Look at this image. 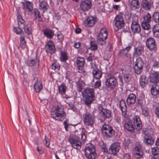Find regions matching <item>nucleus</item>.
<instances>
[{"mask_svg":"<svg viewBox=\"0 0 159 159\" xmlns=\"http://www.w3.org/2000/svg\"><path fill=\"white\" fill-rule=\"evenodd\" d=\"M51 116L56 120L63 121L66 118V114L63 108L57 106L54 111H51Z\"/></svg>","mask_w":159,"mask_h":159,"instance_id":"1","label":"nucleus"},{"mask_svg":"<svg viewBox=\"0 0 159 159\" xmlns=\"http://www.w3.org/2000/svg\"><path fill=\"white\" fill-rule=\"evenodd\" d=\"M82 94L84 98L85 104L89 107L95 98L93 89L88 88L84 90Z\"/></svg>","mask_w":159,"mask_h":159,"instance_id":"2","label":"nucleus"},{"mask_svg":"<svg viewBox=\"0 0 159 159\" xmlns=\"http://www.w3.org/2000/svg\"><path fill=\"white\" fill-rule=\"evenodd\" d=\"M84 151L86 157L88 159H95L97 156L94 146L91 143L86 145Z\"/></svg>","mask_w":159,"mask_h":159,"instance_id":"3","label":"nucleus"},{"mask_svg":"<svg viewBox=\"0 0 159 159\" xmlns=\"http://www.w3.org/2000/svg\"><path fill=\"white\" fill-rule=\"evenodd\" d=\"M102 135L106 138H110L113 137L115 134V131L112 127L107 124H104L101 128Z\"/></svg>","mask_w":159,"mask_h":159,"instance_id":"4","label":"nucleus"},{"mask_svg":"<svg viewBox=\"0 0 159 159\" xmlns=\"http://www.w3.org/2000/svg\"><path fill=\"white\" fill-rule=\"evenodd\" d=\"M68 141L70 143L72 147L76 149H80L81 147L82 143L80 141L79 136L75 134L70 136L68 138Z\"/></svg>","mask_w":159,"mask_h":159,"instance_id":"5","label":"nucleus"},{"mask_svg":"<svg viewBox=\"0 0 159 159\" xmlns=\"http://www.w3.org/2000/svg\"><path fill=\"white\" fill-rule=\"evenodd\" d=\"M118 84L117 79L114 76L110 75L107 77L105 81V85L106 87L110 89H112Z\"/></svg>","mask_w":159,"mask_h":159,"instance_id":"6","label":"nucleus"},{"mask_svg":"<svg viewBox=\"0 0 159 159\" xmlns=\"http://www.w3.org/2000/svg\"><path fill=\"white\" fill-rule=\"evenodd\" d=\"M107 32L105 28H102L97 37V42L100 45H103L106 43L105 40L107 38Z\"/></svg>","mask_w":159,"mask_h":159,"instance_id":"7","label":"nucleus"},{"mask_svg":"<svg viewBox=\"0 0 159 159\" xmlns=\"http://www.w3.org/2000/svg\"><path fill=\"white\" fill-rule=\"evenodd\" d=\"M98 112L104 119H110L111 117V111L107 109L103 108L101 106L98 107Z\"/></svg>","mask_w":159,"mask_h":159,"instance_id":"8","label":"nucleus"},{"mask_svg":"<svg viewBox=\"0 0 159 159\" xmlns=\"http://www.w3.org/2000/svg\"><path fill=\"white\" fill-rule=\"evenodd\" d=\"M120 143L116 142L112 143L109 148L110 153L113 155H116L120 148Z\"/></svg>","mask_w":159,"mask_h":159,"instance_id":"9","label":"nucleus"},{"mask_svg":"<svg viewBox=\"0 0 159 159\" xmlns=\"http://www.w3.org/2000/svg\"><path fill=\"white\" fill-rule=\"evenodd\" d=\"M84 123L86 126H90L92 127L93 123V117L89 113H86L84 116Z\"/></svg>","mask_w":159,"mask_h":159,"instance_id":"10","label":"nucleus"},{"mask_svg":"<svg viewBox=\"0 0 159 159\" xmlns=\"http://www.w3.org/2000/svg\"><path fill=\"white\" fill-rule=\"evenodd\" d=\"M115 20V24L118 29H121L124 26L125 23L122 16H117L116 17Z\"/></svg>","mask_w":159,"mask_h":159,"instance_id":"11","label":"nucleus"},{"mask_svg":"<svg viewBox=\"0 0 159 159\" xmlns=\"http://www.w3.org/2000/svg\"><path fill=\"white\" fill-rule=\"evenodd\" d=\"M159 72H152L150 73V82L153 84L159 83Z\"/></svg>","mask_w":159,"mask_h":159,"instance_id":"12","label":"nucleus"},{"mask_svg":"<svg viewBox=\"0 0 159 159\" xmlns=\"http://www.w3.org/2000/svg\"><path fill=\"white\" fill-rule=\"evenodd\" d=\"M46 51L47 53L52 54L55 51V47L53 42L51 40L49 41L45 45Z\"/></svg>","mask_w":159,"mask_h":159,"instance_id":"13","label":"nucleus"},{"mask_svg":"<svg viewBox=\"0 0 159 159\" xmlns=\"http://www.w3.org/2000/svg\"><path fill=\"white\" fill-rule=\"evenodd\" d=\"M155 41L152 38H149L146 41V45L150 50H153L155 48L156 45Z\"/></svg>","mask_w":159,"mask_h":159,"instance_id":"14","label":"nucleus"},{"mask_svg":"<svg viewBox=\"0 0 159 159\" xmlns=\"http://www.w3.org/2000/svg\"><path fill=\"white\" fill-rule=\"evenodd\" d=\"M96 21V18L93 16H89L84 22V25L87 27H92L94 25Z\"/></svg>","mask_w":159,"mask_h":159,"instance_id":"15","label":"nucleus"},{"mask_svg":"<svg viewBox=\"0 0 159 159\" xmlns=\"http://www.w3.org/2000/svg\"><path fill=\"white\" fill-rule=\"evenodd\" d=\"M152 65V72H159V62L156 61L154 57H152L151 60Z\"/></svg>","mask_w":159,"mask_h":159,"instance_id":"16","label":"nucleus"},{"mask_svg":"<svg viewBox=\"0 0 159 159\" xmlns=\"http://www.w3.org/2000/svg\"><path fill=\"white\" fill-rule=\"evenodd\" d=\"M91 7V2L88 0L83 1L80 5L81 9L84 11L88 10Z\"/></svg>","mask_w":159,"mask_h":159,"instance_id":"17","label":"nucleus"},{"mask_svg":"<svg viewBox=\"0 0 159 159\" xmlns=\"http://www.w3.org/2000/svg\"><path fill=\"white\" fill-rule=\"evenodd\" d=\"M131 29L134 33H139L141 31L139 25L135 21H133L131 25Z\"/></svg>","mask_w":159,"mask_h":159,"instance_id":"18","label":"nucleus"},{"mask_svg":"<svg viewBox=\"0 0 159 159\" xmlns=\"http://www.w3.org/2000/svg\"><path fill=\"white\" fill-rule=\"evenodd\" d=\"M26 64L29 66H35L38 68L39 66V60L37 58L35 59H28Z\"/></svg>","mask_w":159,"mask_h":159,"instance_id":"19","label":"nucleus"},{"mask_svg":"<svg viewBox=\"0 0 159 159\" xmlns=\"http://www.w3.org/2000/svg\"><path fill=\"white\" fill-rule=\"evenodd\" d=\"M124 127L128 131L132 133L133 132L134 130V127L131 120H129L125 122Z\"/></svg>","mask_w":159,"mask_h":159,"instance_id":"20","label":"nucleus"},{"mask_svg":"<svg viewBox=\"0 0 159 159\" xmlns=\"http://www.w3.org/2000/svg\"><path fill=\"white\" fill-rule=\"evenodd\" d=\"M141 4L143 8L145 10H150L151 8V3L147 0H143Z\"/></svg>","mask_w":159,"mask_h":159,"instance_id":"21","label":"nucleus"},{"mask_svg":"<svg viewBox=\"0 0 159 159\" xmlns=\"http://www.w3.org/2000/svg\"><path fill=\"white\" fill-rule=\"evenodd\" d=\"M45 36L50 39H52L54 35V31L49 29H46L43 31Z\"/></svg>","mask_w":159,"mask_h":159,"instance_id":"22","label":"nucleus"},{"mask_svg":"<svg viewBox=\"0 0 159 159\" xmlns=\"http://www.w3.org/2000/svg\"><path fill=\"white\" fill-rule=\"evenodd\" d=\"M92 74L93 77L97 79H100L102 75V71L97 68L93 69L92 71Z\"/></svg>","mask_w":159,"mask_h":159,"instance_id":"23","label":"nucleus"},{"mask_svg":"<svg viewBox=\"0 0 159 159\" xmlns=\"http://www.w3.org/2000/svg\"><path fill=\"white\" fill-rule=\"evenodd\" d=\"M144 142L148 145H151L154 143V140L151 135L148 134L146 135L144 137Z\"/></svg>","mask_w":159,"mask_h":159,"instance_id":"24","label":"nucleus"},{"mask_svg":"<svg viewBox=\"0 0 159 159\" xmlns=\"http://www.w3.org/2000/svg\"><path fill=\"white\" fill-rule=\"evenodd\" d=\"M136 96L133 93L130 94L126 99V102L128 105L134 103L136 101Z\"/></svg>","mask_w":159,"mask_h":159,"instance_id":"25","label":"nucleus"},{"mask_svg":"<svg viewBox=\"0 0 159 159\" xmlns=\"http://www.w3.org/2000/svg\"><path fill=\"white\" fill-rule=\"evenodd\" d=\"M152 85L151 94L153 95H156L159 93V86L157 84H153Z\"/></svg>","mask_w":159,"mask_h":159,"instance_id":"26","label":"nucleus"},{"mask_svg":"<svg viewBox=\"0 0 159 159\" xmlns=\"http://www.w3.org/2000/svg\"><path fill=\"white\" fill-rule=\"evenodd\" d=\"M23 7V9L28 10V11H31L33 9V4L32 2L29 1H25V3L22 2Z\"/></svg>","mask_w":159,"mask_h":159,"instance_id":"27","label":"nucleus"},{"mask_svg":"<svg viewBox=\"0 0 159 159\" xmlns=\"http://www.w3.org/2000/svg\"><path fill=\"white\" fill-rule=\"evenodd\" d=\"M84 59L83 58H77L76 61V63L79 70H82V69L84 65Z\"/></svg>","mask_w":159,"mask_h":159,"instance_id":"28","label":"nucleus"},{"mask_svg":"<svg viewBox=\"0 0 159 159\" xmlns=\"http://www.w3.org/2000/svg\"><path fill=\"white\" fill-rule=\"evenodd\" d=\"M42 83L39 81H38L34 84V88L36 92H40L43 89Z\"/></svg>","mask_w":159,"mask_h":159,"instance_id":"29","label":"nucleus"},{"mask_svg":"<svg viewBox=\"0 0 159 159\" xmlns=\"http://www.w3.org/2000/svg\"><path fill=\"white\" fill-rule=\"evenodd\" d=\"M143 51V48L141 46H139L135 48L134 56L138 57L141 55Z\"/></svg>","mask_w":159,"mask_h":159,"instance_id":"30","label":"nucleus"},{"mask_svg":"<svg viewBox=\"0 0 159 159\" xmlns=\"http://www.w3.org/2000/svg\"><path fill=\"white\" fill-rule=\"evenodd\" d=\"M120 109L121 110L123 114L124 113V114H126V112L127 111V107L125 101L124 100H121L119 104Z\"/></svg>","mask_w":159,"mask_h":159,"instance_id":"31","label":"nucleus"},{"mask_svg":"<svg viewBox=\"0 0 159 159\" xmlns=\"http://www.w3.org/2000/svg\"><path fill=\"white\" fill-rule=\"evenodd\" d=\"M132 45L126 47L125 49H123L121 51V54H122L123 56H126V57L128 58H130V55L129 54L128 52L131 49Z\"/></svg>","mask_w":159,"mask_h":159,"instance_id":"32","label":"nucleus"},{"mask_svg":"<svg viewBox=\"0 0 159 159\" xmlns=\"http://www.w3.org/2000/svg\"><path fill=\"white\" fill-rule=\"evenodd\" d=\"M25 37L24 33L20 34V47L22 49L25 48L26 47V42L25 40Z\"/></svg>","mask_w":159,"mask_h":159,"instance_id":"33","label":"nucleus"},{"mask_svg":"<svg viewBox=\"0 0 159 159\" xmlns=\"http://www.w3.org/2000/svg\"><path fill=\"white\" fill-rule=\"evenodd\" d=\"M49 7L48 5L47 2L43 1L39 4V9L42 10L43 12L47 10Z\"/></svg>","mask_w":159,"mask_h":159,"instance_id":"34","label":"nucleus"},{"mask_svg":"<svg viewBox=\"0 0 159 159\" xmlns=\"http://www.w3.org/2000/svg\"><path fill=\"white\" fill-rule=\"evenodd\" d=\"M140 84L141 87L144 88L147 84V81L146 80V77L145 75L141 76L140 80Z\"/></svg>","mask_w":159,"mask_h":159,"instance_id":"35","label":"nucleus"},{"mask_svg":"<svg viewBox=\"0 0 159 159\" xmlns=\"http://www.w3.org/2000/svg\"><path fill=\"white\" fill-rule=\"evenodd\" d=\"M33 13L34 17L36 19H38L39 21H43V19L40 16V12L38 9L35 8L34 9Z\"/></svg>","mask_w":159,"mask_h":159,"instance_id":"36","label":"nucleus"},{"mask_svg":"<svg viewBox=\"0 0 159 159\" xmlns=\"http://www.w3.org/2000/svg\"><path fill=\"white\" fill-rule=\"evenodd\" d=\"M154 35L156 37H159V24L156 25L152 28Z\"/></svg>","mask_w":159,"mask_h":159,"instance_id":"37","label":"nucleus"},{"mask_svg":"<svg viewBox=\"0 0 159 159\" xmlns=\"http://www.w3.org/2000/svg\"><path fill=\"white\" fill-rule=\"evenodd\" d=\"M25 33L28 35L32 34V28L30 25H26L24 27Z\"/></svg>","mask_w":159,"mask_h":159,"instance_id":"38","label":"nucleus"},{"mask_svg":"<svg viewBox=\"0 0 159 159\" xmlns=\"http://www.w3.org/2000/svg\"><path fill=\"white\" fill-rule=\"evenodd\" d=\"M60 59L61 61L65 62L68 59V57L66 52L65 51L61 52Z\"/></svg>","mask_w":159,"mask_h":159,"instance_id":"39","label":"nucleus"},{"mask_svg":"<svg viewBox=\"0 0 159 159\" xmlns=\"http://www.w3.org/2000/svg\"><path fill=\"white\" fill-rule=\"evenodd\" d=\"M123 77L125 82L126 83L129 82L131 80V75L129 73H124Z\"/></svg>","mask_w":159,"mask_h":159,"instance_id":"40","label":"nucleus"},{"mask_svg":"<svg viewBox=\"0 0 159 159\" xmlns=\"http://www.w3.org/2000/svg\"><path fill=\"white\" fill-rule=\"evenodd\" d=\"M152 18L154 22L159 23V12H154L152 15Z\"/></svg>","mask_w":159,"mask_h":159,"instance_id":"41","label":"nucleus"},{"mask_svg":"<svg viewBox=\"0 0 159 159\" xmlns=\"http://www.w3.org/2000/svg\"><path fill=\"white\" fill-rule=\"evenodd\" d=\"M134 65L143 68L144 66V62L142 58L140 57L136 59Z\"/></svg>","mask_w":159,"mask_h":159,"instance_id":"42","label":"nucleus"},{"mask_svg":"<svg viewBox=\"0 0 159 159\" xmlns=\"http://www.w3.org/2000/svg\"><path fill=\"white\" fill-rule=\"evenodd\" d=\"M90 46L89 48V49L94 51L97 49L98 45L96 42L91 41L90 42Z\"/></svg>","mask_w":159,"mask_h":159,"instance_id":"43","label":"nucleus"},{"mask_svg":"<svg viewBox=\"0 0 159 159\" xmlns=\"http://www.w3.org/2000/svg\"><path fill=\"white\" fill-rule=\"evenodd\" d=\"M59 93L61 94H64L66 92V87L64 84H61L58 87Z\"/></svg>","mask_w":159,"mask_h":159,"instance_id":"44","label":"nucleus"},{"mask_svg":"<svg viewBox=\"0 0 159 159\" xmlns=\"http://www.w3.org/2000/svg\"><path fill=\"white\" fill-rule=\"evenodd\" d=\"M133 154L135 158L137 159H139L143 157V152H133Z\"/></svg>","mask_w":159,"mask_h":159,"instance_id":"45","label":"nucleus"},{"mask_svg":"<svg viewBox=\"0 0 159 159\" xmlns=\"http://www.w3.org/2000/svg\"><path fill=\"white\" fill-rule=\"evenodd\" d=\"M142 28L145 30H149L151 29L149 23L143 21L141 24Z\"/></svg>","mask_w":159,"mask_h":159,"instance_id":"46","label":"nucleus"},{"mask_svg":"<svg viewBox=\"0 0 159 159\" xmlns=\"http://www.w3.org/2000/svg\"><path fill=\"white\" fill-rule=\"evenodd\" d=\"M153 156L159 157V148L157 147H154L152 149Z\"/></svg>","mask_w":159,"mask_h":159,"instance_id":"47","label":"nucleus"},{"mask_svg":"<svg viewBox=\"0 0 159 159\" xmlns=\"http://www.w3.org/2000/svg\"><path fill=\"white\" fill-rule=\"evenodd\" d=\"M134 69L135 73L138 75L140 74L142 72L143 70V68L137 66L135 65Z\"/></svg>","mask_w":159,"mask_h":159,"instance_id":"48","label":"nucleus"},{"mask_svg":"<svg viewBox=\"0 0 159 159\" xmlns=\"http://www.w3.org/2000/svg\"><path fill=\"white\" fill-rule=\"evenodd\" d=\"M131 4L132 6L135 7L136 8H139L140 7L139 0H132Z\"/></svg>","mask_w":159,"mask_h":159,"instance_id":"49","label":"nucleus"},{"mask_svg":"<svg viewBox=\"0 0 159 159\" xmlns=\"http://www.w3.org/2000/svg\"><path fill=\"white\" fill-rule=\"evenodd\" d=\"M144 20L143 22L150 23L151 20V16L150 14L148 13L147 14L145 15L143 17Z\"/></svg>","mask_w":159,"mask_h":159,"instance_id":"50","label":"nucleus"},{"mask_svg":"<svg viewBox=\"0 0 159 159\" xmlns=\"http://www.w3.org/2000/svg\"><path fill=\"white\" fill-rule=\"evenodd\" d=\"M134 129L138 131L140 130L142 128V125L141 121H139V122L134 124Z\"/></svg>","mask_w":159,"mask_h":159,"instance_id":"51","label":"nucleus"},{"mask_svg":"<svg viewBox=\"0 0 159 159\" xmlns=\"http://www.w3.org/2000/svg\"><path fill=\"white\" fill-rule=\"evenodd\" d=\"M142 114L148 119L150 118L148 110L147 108H143L142 110Z\"/></svg>","mask_w":159,"mask_h":159,"instance_id":"52","label":"nucleus"},{"mask_svg":"<svg viewBox=\"0 0 159 159\" xmlns=\"http://www.w3.org/2000/svg\"><path fill=\"white\" fill-rule=\"evenodd\" d=\"M51 67L52 69L56 71H57L60 70V66L58 63H54L52 64Z\"/></svg>","mask_w":159,"mask_h":159,"instance_id":"53","label":"nucleus"},{"mask_svg":"<svg viewBox=\"0 0 159 159\" xmlns=\"http://www.w3.org/2000/svg\"><path fill=\"white\" fill-rule=\"evenodd\" d=\"M20 27H14V31L17 34H22L24 33L23 31L21 30Z\"/></svg>","mask_w":159,"mask_h":159,"instance_id":"54","label":"nucleus"},{"mask_svg":"<svg viewBox=\"0 0 159 159\" xmlns=\"http://www.w3.org/2000/svg\"><path fill=\"white\" fill-rule=\"evenodd\" d=\"M143 152L142 146L140 145L136 146L134 148L133 152Z\"/></svg>","mask_w":159,"mask_h":159,"instance_id":"55","label":"nucleus"},{"mask_svg":"<svg viewBox=\"0 0 159 159\" xmlns=\"http://www.w3.org/2000/svg\"><path fill=\"white\" fill-rule=\"evenodd\" d=\"M44 142V144L48 148H49L50 144L49 139L48 138H46V136H45Z\"/></svg>","mask_w":159,"mask_h":159,"instance_id":"56","label":"nucleus"},{"mask_svg":"<svg viewBox=\"0 0 159 159\" xmlns=\"http://www.w3.org/2000/svg\"><path fill=\"white\" fill-rule=\"evenodd\" d=\"M133 119L134 124L138 123L139 121H141L139 117L138 116H134Z\"/></svg>","mask_w":159,"mask_h":159,"instance_id":"57","label":"nucleus"},{"mask_svg":"<svg viewBox=\"0 0 159 159\" xmlns=\"http://www.w3.org/2000/svg\"><path fill=\"white\" fill-rule=\"evenodd\" d=\"M18 23L19 27H20V25H23V27L26 25H25V21L22 18L18 20Z\"/></svg>","mask_w":159,"mask_h":159,"instance_id":"58","label":"nucleus"},{"mask_svg":"<svg viewBox=\"0 0 159 159\" xmlns=\"http://www.w3.org/2000/svg\"><path fill=\"white\" fill-rule=\"evenodd\" d=\"M91 54H89L90 56L87 57V60L88 61H90L91 64H92V61L93 60L94 58V56H91Z\"/></svg>","mask_w":159,"mask_h":159,"instance_id":"59","label":"nucleus"},{"mask_svg":"<svg viewBox=\"0 0 159 159\" xmlns=\"http://www.w3.org/2000/svg\"><path fill=\"white\" fill-rule=\"evenodd\" d=\"M111 57V55L105 53L104 54L103 58L105 60L108 61Z\"/></svg>","mask_w":159,"mask_h":159,"instance_id":"60","label":"nucleus"},{"mask_svg":"<svg viewBox=\"0 0 159 159\" xmlns=\"http://www.w3.org/2000/svg\"><path fill=\"white\" fill-rule=\"evenodd\" d=\"M130 139H127V140H125V142L124 143V146L125 147V148H128L129 146V144L130 143Z\"/></svg>","mask_w":159,"mask_h":159,"instance_id":"61","label":"nucleus"},{"mask_svg":"<svg viewBox=\"0 0 159 159\" xmlns=\"http://www.w3.org/2000/svg\"><path fill=\"white\" fill-rule=\"evenodd\" d=\"M123 157V159H130V156L128 153L124 154Z\"/></svg>","mask_w":159,"mask_h":159,"instance_id":"62","label":"nucleus"},{"mask_svg":"<svg viewBox=\"0 0 159 159\" xmlns=\"http://www.w3.org/2000/svg\"><path fill=\"white\" fill-rule=\"evenodd\" d=\"M78 136H79L80 137H81V139L83 140H84L86 138V136L84 133H83L81 134L80 135L79 134Z\"/></svg>","mask_w":159,"mask_h":159,"instance_id":"63","label":"nucleus"},{"mask_svg":"<svg viewBox=\"0 0 159 159\" xmlns=\"http://www.w3.org/2000/svg\"><path fill=\"white\" fill-rule=\"evenodd\" d=\"M155 113L157 116L159 117V106L156 108L155 110Z\"/></svg>","mask_w":159,"mask_h":159,"instance_id":"64","label":"nucleus"}]
</instances>
